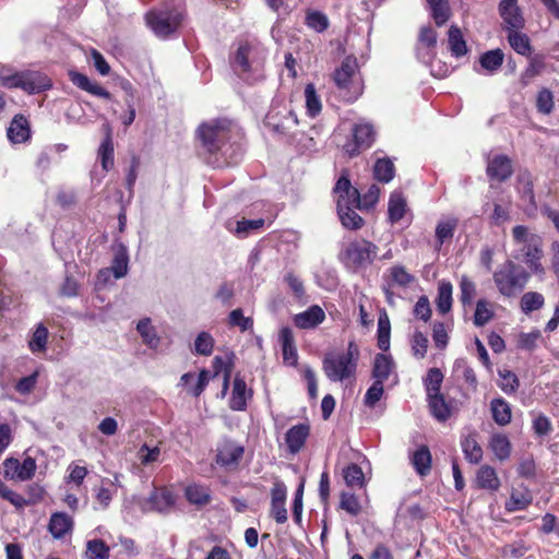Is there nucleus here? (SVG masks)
<instances>
[{"instance_id": "obj_1", "label": "nucleus", "mask_w": 559, "mask_h": 559, "mask_svg": "<svg viewBox=\"0 0 559 559\" xmlns=\"http://www.w3.org/2000/svg\"><path fill=\"white\" fill-rule=\"evenodd\" d=\"M359 356V347L352 341L348 343L346 350L328 352L322 360V370L332 382L355 379Z\"/></svg>"}, {"instance_id": "obj_2", "label": "nucleus", "mask_w": 559, "mask_h": 559, "mask_svg": "<svg viewBox=\"0 0 559 559\" xmlns=\"http://www.w3.org/2000/svg\"><path fill=\"white\" fill-rule=\"evenodd\" d=\"M334 192L337 194V214L346 229L357 230L364 226L362 217L357 214L359 206V191L354 188L346 173H343L335 183Z\"/></svg>"}, {"instance_id": "obj_3", "label": "nucleus", "mask_w": 559, "mask_h": 559, "mask_svg": "<svg viewBox=\"0 0 559 559\" xmlns=\"http://www.w3.org/2000/svg\"><path fill=\"white\" fill-rule=\"evenodd\" d=\"M171 7L152 10L146 13L145 20L148 27L160 38H166L175 33L185 17L182 0H173Z\"/></svg>"}, {"instance_id": "obj_4", "label": "nucleus", "mask_w": 559, "mask_h": 559, "mask_svg": "<svg viewBox=\"0 0 559 559\" xmlns=\"http://www.w3.org/2000/svg\"><path fill=\"white\" fill-rule=\"evenodd\" d=\"M235 131L234 123L226 119H214L202 123L198 129V136L202 147L210 154L224 150Z\"/></svg>"}, {"instance_id": "obj_5", "label": "nucleus", "mask_w": 559, "mask_h": 559, "mask_svg": "<svg viewBox=\"0 0 559 559\" xmlns=\"http://www.w3.org/2000/svg\"><path fill=\"white\" fill-rule=\"evenodd\" d=\"M512 238L519 251L515 258H523L531 269L537 270L543 257L542 237L533 233L527 226L516 225L512 228Z\"/></svg>"}, {"instance_id": "obj_6", "label": "nucleus", "mask_w": 559, "mask_h": 559, "mask_svg": "<svg viewBox=\"0 0 559 559\" xmlns=\"http://www.w3.org/2000/svg\"><path fill=\"white\" fill-rule=\"evenodd\" d=\"M492 277L499 293L512 297L525 287L530 274L522 266L508 260L493 272Z\"/></svg>"}, {"instance_id": "obj_7", "label": "nucleus", "mask_w": 559, "mask_h": 559, "mask_svg": "<svg viewBox=\"0 0 559 559\" xmlns=\"http://www.w3.org/2000/svg\"><path fill=\"white\" fill-rule=\"evenodd\" d=\"M378 247L366 239L350 241L341 252L343 264L353 272H360L371 265L377 258Z\"/></svg>"}, {"instance_id": "obj_8", "label": "nucleus", "mask_w": 559, "mask_h": 559, "mask_svg": "<svg viewBox=\"0 0 559 559\" xmlns=\"http://www.w3.org/2000/svg\"><path fill=\"white\" fill-rule=\"evenodd\" d=\"M358 64L353 56H347L334 71L333 80L347 102L356 100L362 93V83L357 78Z\"/></svg>"}, {"instance_id": "obj_9", "label": "nucleus", "mask_w": 559, "mask_h": 559, "mask_svg": "<svg viewBox=\"0 0 559 559\" xmlns=\"http://www.w3.org/2000/svg\"><path fill=\"white\" fill-rule=\"evenodd\" d=\"M266 57V49L257 40L243 41L239 45L234 60L238 73L260 70Z\"/></svg>"}, {"instance_id": "obj_10", "label": "nucleus", "mask_w": 559, "mask_h": 559, "mask_svg": "<svg viewBox=\"0 0 559 559\" xmlns=\"http://www.w3.org/2000/svg\"><path fill=\"white\" fill-rule=\"evenodd\" d=\"M374 140L376 130L372 123L360 121L353 126L352 139L343 145V150L349 157H355L362 151L368 150Z\"/></svg>"}, {"instance_id": "obj_11", "label": "nucleus", "mask_w": 559, "mask_h": 559, "mask_svg": "<svg viewBox=\"0 0 559 559\" xmlns=\"http://www.w3.org/2000/svg\"><path fill=\"white\" fill-rule=\"evenodd\" d=\"M3 476L5 479L14 481H27L31 480L37 469L35 459L26 456L23 462H20L15 457H7L3 463Z\"/></svg>"}, {"instance_id": "obj_12", "label": "nucleus", "mask_w": 559, "mask_h": 559, "mask_svg": "<svg viewBox=\"0 0 559 559\" xmlns=\"http://www.w3.org/2000/svg\"><path fill=\"white\" fill-rule=\"evenodd\" d=\"M498 12L506 31L523 28L525 26V19L518 0H501L498 5Z\"/></svg>"}, {"instance_id": "obj_13", "label": "nucleus", "mask_w": 559, "mask_h": 559, "mask_svg": "<svg viewBox=\"0 0 559 559\" xmlns=\"http://www.w3.org/2000/svg\"><path fill=\"white\" fill-rule=\"evenodd\" d=\"M486 175L492 181H507L513 175L512 159L504 154L495 155L487 162Z\"/></svg>"}, {"instance_id": "obj_14", "label": "nucleus", "mask_w": 559, "mask_h": 559, "mask_svg": "<svg viewBox=\"0 0 559 559\" xmlns=\"http://www.w3.org/2000/svg\"><path fill=\"white\" fill-rule=\"evenodd\" d=\"M265 124L275 133L286 135L297 127L298 119L293 110L284 114L270 111L265 117Z\"/></svg>"}, {"instance_id": "obj_15", "label": "nucleus", "mask_w": 559, "mask_h": 559, "mask_svg": "<svg viewBox=\"0 0 559 559\" xmlns=\"http://www.w3.org/2000/svg\"><path fill=\"white\" fill-rule=\"evenodd\" d=\"M325 318L324 310L318 305H312L307 310L295 314L293 322L298 329L313 330L319 326Z\"/></svg>"}, {"instance_id": "obj_16", "label": "nucleus", "mask_w": 559, "mask_h": 559, "mask_svg": "<svg viewBox=\"0 0 559 559\" xmlns=\"http://www.w3.org/2000/svg\"><path fill=\"white\" fill-rule=\"evenodd\" d=\"M436 46L437 33L429 26L421 27L418 36V44L416 46L418 59L424 62L431 60L435 56Z\"/></svg>"}, {"instance_id": "obj_17", "label": "nucleus", "mask_w": 559, "mask_h": 559, "mask_svg": "<svg viewBox=\"0 0 559 559\" xmlns=\"http://www.w3.org/2000/svg\"><path fill=\"white\" fill-rule=\"evenodd\" d=\"M51 80L39 71H23L22 90L28 94H36L49 90Z\"/></svg>"}, {"instance_id": "obj_18", "label": "nucleus", "mask_w": 559, "mask_h": 559, "mask_svg": "<svg viewBox=\"0 0 559 559\" xmlns=\"http://www.w3.org/2000/svg\"><path fill=\"white\" fill-rule=\"evenodd\" d=\"M70 81L79 88L105 99H111V94L99 84L92 82L87 75L80 73L75 70L68 72Z\"/></svg>"}, {"instance_id": "obj_19", "label": "nucleus", "mask_w": 559, "mask_h": 559, "mask_svg": "<svg viewBox=\"0 0 559 559\" xmlns=\"http://www.w3.org/2000/svg\"><path fill=\"white\" fill-rule=\"evenodd\" d=\"M310 433L308 424H298L289 428L285 435L288 451L292 454L298 453L305 445Z\"/></svg>"}, {"instance_id": "obj_20", "label": "nucleus", "mask_w": 559, "mask_h": 559, "mask_svg": "<svg viewBox=\"0 0 559 559\" xmlns=\"http://www.w3.org/2000/svg\"><path fill=\"white\" fill-rule=\"evenodd\" d=\"M73 519L64 512H55L51 514L48 531L56 539L63 538L68 533L73 530Z\"/></svg>"}, {"instance_id": "obj_21", "label": "nucleus", "mask_w": 559, "mask_h": 559, "mask_svg": "<svg viewBox=\"0 0 559 559\" xmlns=\"http://www.w3.org/2000/svg\"><path fill=\"white\" fill-rule=\"evenodd\" d=\"M395 362L391 355L377 354L372 364V378L374 381L383 382L394 372Z\"/></svg>"}, {"instance_id": "obj_22", "label": "nucleus", "mask_w": 559, "mask_h": 559, "mask_svg": "<svg viewBox=\"0 0 559 559\" xmlns=\"http://www.w3.org/2000/svg\"><path fill=\"white\" fill-rule=\"evenodd\" d=\"M475 481L478 488L492 492L498 491L501 486L496 469L490 465H481L478 468Z\"/></svg>"}, {"instance_id": "obj_23", "label": "nucleus", "mask_w": 559, "mask_h": 559, "mask_svg": "<svg viewBox=\"0 0 559 559\" xmlns=\"http://www.w3.org/2000/svg\"><path fill=\"white\" fill-rule=\"evenodd\" d=\"M459 219L456 217H449L439 221L435 230V249L439 251L443 243L451 241L457 228Z\"/></svg>"}, {"instance_id": "obj_24", "label": "nucleus", "mask_w": 559, "mask_h": 559, "mask_svg": "<svg viewBox=\"0 0 559 559\" xmlns=\"http://www.w3.org/2000/svg\"><path fill=\"white\" fill-rule=\"evenodd\" d=\"M533 496L527 487L513 488L510 499L506 502V510L509 512L522 511L531 506Z\"/></svg>"}, {"instance_id": "obj_25", "label": "nucleus", "mask_w": 559, "mask_h": 559, "mask_svg": "<svg viewBox=\"0 0 559 559\" xmlns=\"http://www.w3.org/2000/svg\"><path fill=\"white\" fill-rule=\"evenodd\" d=\"M251 396L252 392H247L246 381L240 376H236L231 391L230 408L234 411H245L247 407V399Z\"/></svg>"}, {"instance_id": "obj_26", "label": "nucleus", "mask_w": 559, "mask_h": 559, "mask_svg": "<svg viewBox=\"0 0 559 559\" xmlns=\"http://www.w3.org/2000/svg\"><path fill=\"white\" fill-rule=\"evenodd\" d=\"M521 28L509 29L507 39L511 48L519 55L530 57L533 51L530 37L520 32Z\"/></svg>"}, {"instance_id": "obj_27", "label": "nucleus", "mask_w": 559, "mask_h": 559, "mask_svg": "<svg viewBox=\"0 0 559 559\" xmlns=\"http://www.w3.org/2000/svg\"><path fill=\"white\" fill-rule=\"evenodd\" d=\"M280 342L282 344L284 361L293 366L296 365L298 354L295 345L294 333L290 328L284 326L281 329Z\"/></svg>"}, {"instance_id": "obj_28", "label": "nucleus", "mask_w": 559, "mask_h": 559, "mask_svg": "<svg viewBox=\"0 0 559 559\" xmlns=\"http://www.w3.org/2000/svg\"><path fill=\"white\" fill-rule=\"evenodd\" d=\"M98 157L105 171H108L114 167V142L111 136V129L108 124L105 126V138L99 145Z\"/></svg>"}, {"instance_id": "obj_29", "label": "nucleus", "mask_w": 559, "mask_h": 559, "mask_svg": "<svg viewBox=\"0 0 559 559\" xmlns=\"http://www.w3.org/2000/svg\"><path fill=\"white\" fill-rule=\"evenodd\" d=\"M411 463L416 473L420 476H427L431 471L432 457L427 445H420L411 456Z\"/></svg>"}, {"instance_id": "obj_30", "label": "nucleus", "mask_w": 559, "mask_h": 559, "mask_svg": "<svg viewBox=\"0 0 559 559\" xmlns=\"http://www.w3.org/2000/svg\"><path fill=\"white\" fill-rule=\"evenodd\" d=\"M185 497L189 503L202 508L211 502V490L209 487L190 484L185 489Z\"/></svg>"}, {"instance_id": "obj_31", "label": "nucleus", "mask_w": 559, "mask_h": 559, "mask_svg": "<svg viewBox=\"0 0 559 559\" xmlns=\"http://www.w3.org/2000/svg\"><path fill=\"white\" fill-rule=\"evenodd\" d=\"M488 447L501 462L507 461L511 456L512 445L504 433H493L489 439Z\"/></svg>"}, {"instance_id": "obj_32", "label": "nucleus", "mask_w": 559, "mask_h": 559, "mask_svg": "<svg viewBox=\"0 0 559 559\" xmlns=\"http://www.w3.org/2000/svg\"><path fill=\"white\" fill-rule=\"evenodd\" d=\"M8 138L13 143H23L29 138V126L27 119L16 115L8 129Z\"/></svg>"}, {"instance_id": "obj_33", "label": "nucleus", "mask_w": 559, "mask_h": 559, "mask_svg": "<svg viewBox=\"0 0 559 559\" xmlns=\"http://www.w3.org/2000/svg\"><path fill=\"white\" fill-rule=\"evenodd\" d=\"M546 69V60L545 56L540 53H536L534 56L528 57V64L525 70L521 74V83L526 86L531 83V81L540 75Z\"/></svg>"}, {"instance_id": "obj_34", "label": "nucleus", "mask_w": 559, "mask_h": 559, "mask_svg": "<svg viewBox=\"0 0 559 559\" xmlns=\"http://www.w3.org/2000/svg\"><path fill=\"white\" fill-rule=\"evenodd\" d=\"M427 401L431 415L439 421H445L451 416V408L445 402L443 394L437 393L427 395Z\"/></svg>"}, {"instance_id": "obj_35", "label": "nucleus", "mask_w": 559, "mask_h": 559, "mask_svg": "<svg viewBox=\"0 0 559 559\" xmlns=\"http://www.w3.org/2000/svg\"><path fill=\"white\" fill-rule=\"evenodd\" d=\"M448 47L451 55L455 58H461L467 53L466 41L456 25H451L448 31Z\"/></svg>"}, {"instance_id": "obj_36", "label": "nucleus", "mask_w": 559, "mask_h": 559, "mask_svg": "<svg viewBox=\"0 0 559 559\" xmlns=\"http://www.w3.org/2000/svg\"><path fill=\"white\" fill-rule=\"evenodd\" d=\"M148 504L152 510L158 512L167 511L175 503V498L171 491L166 488L154 489L148 498Z\"/></svg>"}, {"instance_id": "obj_37", "label": "nucleus", "mask_w": 559, "mask_h": 559, "mask_svg": "<svg viewBox=\"0 0 559 559\" xmlns=\"http://www.w3.org/2000/svg\"><path fill=\"white\" fill-rule=\"evenodd\" d=\"M243 455V448L226 443L218 450L216 462L223 466L237 465Z\"/></svg>"}, {"instance_id": "obj_38", "label": "nucleus", "mask_w": 559, "mask_h": 559, "mask_svg": "<svg viewBox=\"0 0 559 559\" xmlns=\"http://www.w3.org/2000/svg\"><path fill=\"white\" fill-rule=\"evenodd\" d=\"M452 292H453V286L450 282H448V281L439 282L438 295L436 298V307H437V310L441 314H445L451 311L452 302H453Z\"/></svg>"}, {"instance_id": "obj_39", "label": "nucleus", "mask_w": 559, "mask_h": 559, "mask_svg": "<svg viewBox=\"0 0 559 559\" xmlns=\"http://www.w3.org/2000/svg\"><path fill=\"white\" fill-rule=\"evenodd\" d=\"M490 409L492 419L497 425L506 426L511 421V406L506 400L501 397L493 399L490 403Z\"/></svg>"}, {"instance_id": "obj_40", "label": "nucleus", "mask_w": 559, "mask_h": 559, "mask_svg": "<svg viewBox=\"0 0 559 559\" xmlns=\"http://www.w3.org/2000/svg\"><path fill=\"white\" fill-rule=\"evenodd\" d=\"M406 212V200L401 192H393L388 203L389 221L392 224L400 222Z\"/></svg>"}, {"instance_id": "obj_41", "label": "nucleus", "mask_w": 559, "mask_h": 559, "mask_svg": "<svg viewBox=\"0 0 559 559\" xmlns=\"http://www.w3.org/2000/svg\"><path fill=\"white\" fill-rule=\"evenodd\" d=\"M504 60V53L500 48L488 50L479 58V63L488 73L497 72Z\"/></svg>"}, {"instance_id": "obj_42", "label": "nucleus", "mask_w": 559, "mask_h": 559, "mask_svg": "<svg viewBox=\"0 0 559 559\" xmlns=\"http://www.w3.org/2000/svg\"><path fill=\"white\" fill-rule=\"evenodd\" d=\"M390 336L391 323L386 312H383L379 316L377 330L378 347L381 350L388 352L390 349Z\"/></svg>"}, {"instance_id": "obj_43", "label": "nucleus", "mask_w": 559, "mask_h": 559, "mask_svg": "<svg viewBox=\"0 0 559 559\" xmlns=\"http://www.w3.org/2000/svg\"><path fill=\"white\" fill-rule=\"evenodd\" d=\"M395 175V167L389 158H379L373 166L374 178L383 183L390 182Z\"/></svg>"}, {"instance_id": "obj_44", "label": "nucleus", "mask_w": 559, "mask_h": 559, "mask_svg": "<svg viewBox=\"0 0 559 559\" xmlns=\"http://www.w3.org/2000/svg\"><path fill=\"white\" fill-rule=\"evenodd\" d=\"M462 450L465 459L472 464H478L483 460V449L472 436L462 441Z\"/></svg>"}, {"instance_id": "obj_45", "label": "nucleus", "mask_w": 559, "mask_h": 559, "mask_svg": "<svg viewBox=\"0 0 559 559\" xmlns=\"http://www.w3.org/2000/svg\"><path fill=\"white\" fill-rule=\"evenodd\" d=\"M431 10V16L437 26H442L450 19V7L448 0H427Z\"/></svg>"}, {"instance_id": "obj_46", "label": "nucleus", "mask_w": 559, "mask_h": 559, "mask_svg": "<svg viewBox=\"0 0 559 559\" xmlns=\"http://www.w3.org/2000/svg\"><path fill=\"white\" fill-rule=\"evenodd\" d=\"M305 98L308 115L312 118L317 117L321 112L322 104L312 83L306 85Z\"/></svg>"}, {"instance_id": "obj_47", "label": "nucleus", "mask_w": 559, "mask_h": 559, "mask_svg": "<svg viewBox=\"0 0 559 559\" xmlns=\"http://www.w3.org/2000/svg\"><path fill=\"white\" fill-rule=\"evenodd\" d=\"M544 304V296L537 292L525 293L520 301L521 310L525 314H530L531 312L543 308Z\"/></svg>"}, {"instance_id": "obj_48", "label": "nucleus", "mask_w": 559, "mask_h": 559, "mask_svg": "<svg viewBox=\"0 0 559 559\" xmlns=\"http://www.w3.org/2000/svg\"><path fill=\"white\" fill-rule=\"evenodd\" d=\"M443 381V373L439 368H430L424 378V385L427 395L441 393V384Z\"/></svg>"}, {"instance_id": "obj_49", "label": "nucleus", "mask_w": 559, "mask_h": 559, "mask_svg": "<svg viewBox=\"0 0 559 559\" xmlns=\"http://www.w3.org/2000/svg\"><path fill=\"white\" fill-rule=\"evenodd\" d=\"M493 318V310L491 309V305L486 299H479L476 302V308L474 312V324L476 326H484Z\"/></svg>"}, {"instance_id": "obj_50", "label": "nucleus", "mask_w": 559, "mask_h": 559, "mask_svg": "<svg viewBox=\"0 0 559 559\" xmlns=\"http://www.w3.org/2000/svg\"><path fill=\"white\" fill-rule=\"evenodd\" d=\"M476 296V284L467 276L462 275L460 280V301L466 306H472Z\"/></svg>"}, {"instance_id": "obj_51", "label": "nucleus", "mask_w": 559, "mask_h": 559, "mask_svg": "<svg viewBox=\"0 0 559 559\" xmlns=\"http://www.w3.org/2000/svg\"><path fill=\"white\" fill-rule=\"evenodd\" d=\"M136 330L143 338V342L151 348H156L159 344V337L157 336L155 329L151 325L150 319L141 320Z\"/></svg>"}, {"instance_id": "obj_52", "label": "nucleus", "mask_w": 559, "mask_h": 559, "mask_svg": "<svg viewBox=\"0 0 559 559\" xmlns=\"http://www.w3.org/2000/svg\"><path fill=\"white\" fill-rule=\"evenodd\" d=\"M519 183L521 185L520 193L522 200L527 202L533 207H536L534 185L528 171H525L519 176Z\"/></svg>"}, {"instance_id": "obj_53", "label": "nucleus", "mask_w": 559, "mask_h": 559, "mask_svg": "<svg viewBox=\"0 0 559 559\" xmlns=\"http://www.w3.org/2000/svg\"><path fill=\"white\" fill-rule=\"evenodd\" d=\"M343 477L347 486L361 488L365 485V475L357 464H349L343 469Z\"/></svg>"}, {"instance_id": "obj_54", "label": "nucleus", "mask_w": 559, "mask_h": 559, "mask_svg": "<svg viewBox=\"0 0 559 559\" xmlns=\"http://www.w3.org/2000/svg\"><path fill=\"white\" fill-rule=\"evenodd\" d=\"M0 497L10 502L12 506L15 507L16 510H22L25 507H28L29 501H26V498H24L19 492L12 490L7 486L1 479H0Z\"/></svg>"}, {"instance_id": "obj_55", "label": "nucleus", "mask_w": 559, "mask_h": 559, "mask_svg": "<svg viewBox=\"0 0 559 559\" xmlns=\"http://www.w3.org/2000/svg\"><path fill=\"white\" fill-rule=\"evenodd\" d=\"M428 337L420 331L416 330L411 337L412 354L417 359H423L428 350Z\"/></svg>"}, {"instance_id": "obj_56", "label": "nucleus", "mask_w": 559, "mask_h": 559, "mask_svg": "<svg viewBox=\"0 0 559 559\" xmlns=\"http://www.w3.org/2000/svg\"><path fill=\"white\" fill-rule=\"evenodd\" d=\"M305 23L308 27L314 29L318 33H322L329 27L328 16L324 13L316 10L307 11Z\"/></svg>"}, {"instance_id": "obj_57", "label": "nucleus", "mask_w": 559, "mask_h": 559, "mask_svg": "<svg viewBox=\"0 0 559 559\" xmlns=\"http://www.w3.org/2000/svg\"><path fill=\"white\" fill-rule=\"evenodd\" d=\"M498 374L500 377L499 388L506 394L510 395L518 391V389L520 386V381L514 372L503 369V370H499Z\"/></svg>"}, {"instance_id": "obj_58", "label": "nucleus", "mask_w": 559, "mask_h": 559, "mask_svg": "<svg viewBox=\"0 0 559 559\" xmlns=\"http://www.w3.org/2000/svg\"><path fill=\"white\" fill-rule=\"evenodd\" d=\"M48 330L39 323L33 333L31 341L28 342L29 349L32 353L44 352L47 346Z\"/></svg>"}, {"instance_id": "obj_59", "label": "nucleus", "mask_w": 559, "mask_h": 559, "mask_svg": "<svg viewBox=\"0 0 559 559\" xmlns=\"http://www.w3.org/2000/svg\"><path fill=\"white\" fill-rule=\"evenodd\" d=\"M86 557L88 559H108L109 547L102 539H92L86 544Z\"/></svg>"}, {"instance_id": "obj_60", "label": "nucleus", "mask_w": 559, "mask_h": 559, "mask_svg": "<svg viewBox=\"0 0 559 559\" xmlns=\"http://www.w3.org/2000/svg\"><path fill=\"white\" fill-rule=\"evenodd\" d=\"M340 508L352 516H357L361 511L358 498L352 492H342Z\"/></svg>"}, {"instance_id": "obj_61", "label": "nucleus", "mask_w": 559, "mask_h": 559, "mask_svg": "<svg viewBox=\"0 0 559 559\" xmlns=\"http://www.w3.org/2000/svg\"><path fill=\"white\" fill-rule=\"evenodd\" d=\"M554 95L548 88H542L536 97L537 111L544 115H549L554 109Z\"/></svg>"}, {"instance_id": "obj_62", "label": "nucleus", "mask_w": 559, "mask_h": 559, "mask_svg": "<svg viewBox=\"0 0 559 559\" xmlns=\"http://www.w3.org/2000/svg\"><path fill=\"white\" fill-rule=\"evenodd\" d=\"M214 348V338L207 332H201L194 341V350L199 355L210 356Z\"/></svg>"}, {"instance_id": "obj_63", "label": "nucleus", "mask_w": 559, "mask_h": 559, "mask_svg": "<svg viewBox=\"0 0 559 559\" xmlns=\"http://www.w3.org/2000/svg\"><path fill=\"white\" fill-rule=\"evenodd\" d=\"M392 282L401 287L408 286L415 277L402 265H394L390 269Z\"/></svg>"}, {"instance_id": "obj_64", "label": "nucleus", "mask_w": 559, "mask_h": 559, "mask_svg": "<svg viewBox=\"0 0 559 559\" xmlns=\"http://www.w3.org/2000/svg\"><path fill=\"white\" fill-rule=\"evenodd\" d=\"M235 234L238 237H247L252 230H257L264 225V219H241L236 223Z\"/></svg>"}]
</instances>
